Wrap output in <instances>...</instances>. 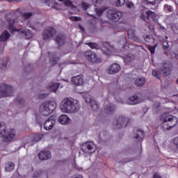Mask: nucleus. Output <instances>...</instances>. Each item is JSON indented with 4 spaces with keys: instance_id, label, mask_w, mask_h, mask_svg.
Segmentation results:
<instances>
[{
    "instance_id": "obj_1",
    "label": "nucleus",
    "mask_w": 178,
    "mask_h": 178,
    "mask_svg": "<svg viewBox=\"0 0 178 178\" xmlns=\"http://www.w3.org/2000/svg\"><path fill=\"white\" fill-rule=\"evenodd\" d=\"M60 110L63 113H74L80 111L79 101L72 98H64L60 104Z\"/></svg>"
},
{
    "instance_id": "obj_2",
    "label": "nucleus",
    "mask_w": 178,
    "mask_h": 178,
    "mask_svg": "<svg viewBox=\"0 0 178 178\" xmlns=\"http://www.w3.org/2000/svg\"><path fill=\"white\" fill-rule=\"evenodd\" d=\"M16 137V131L15 129H8L4 122H0V138H3L6 143L13 141Z\"/></svg>"
},
{
    "instance_id": "obj_3",
    "label": "nucleus",
    "mask_w": 178,
    "mask_h": 178,
    "mask_svg": "<svg viewBox=\"0 0 178 178\" xmlns=\"http://www.w3.org/2000/svg\"><path fill=\"white\" fill-rule=\"evenodd\" d=\"M55 109H56V102L54 101L46 102L40 106V113L43 116H48L51 115Z\"/></svg>"
},
{
    "instance_id": "obj_4",
    "label": "nucleus",
    "mask_w": 178,
    "mask_h": 178,
    "mask_svg": "<svg viewBox=\"0 0 178 178\" xmlns=\"http://www.w3.org/2000/svg\"><path fill=\"white\" fill-rule=\"evenodd\" d=\"M161 120L163 122V130H170V129L175 127L178 122L177 118L175 116L163 117Z\"/></svg>"
},
{
    "instance_id": "obj_5",
    "label": "nucleus",
    "mask_w": 178,
    "mask_h": 178,
    "mask_svg": "<svg viewBox=\"0 0 178 178\" xmlns=\"http://www.w3.org/2000/svg\"><path fill=\"white\" fill-rule=\"evenodd\" d=\"M13 95V88L10 85L3 83L0 86V97H12Z\"/></svg>"
},
{
    "instance_id": "obj_6",
    "label": "nucleus",
    "mask_w": 178,
    "mask_h": 178,
    "mask_svg": "<svg viewBox=\"0 0 178 178\" xmlns=\"http://www.w3.org/2000/svg\"><path fill=\"white\" fill-rule=\"evenodd\" d=\"M81 150L86 154H94L97 151V145L92 142L86 143L82 145Z\"/></svg>"
},
{
    "instance_id": "obj_7",
    "label": "nucleus",
    "mask_w": 178,
    "mask_h": 178,
    "mask_svg": "<svg viewBox=\"0 0 178 178\" xmlns=\"http://www.w3.org/2000/svg\"><path fill=\"white\" fill-rule=\"evenodd\" d=\"M106 16L112 22H118L120 17H122V12L116 11L115 10H107Z\"/></svg>"
},
{
    "instance_id": "obj_8",
    "label": "nucleus",
    "mask_w": 178,
    "mask_h": 178,
    "mask_svg": "<svg viewBox=\"0 0 178 178\" xmlns=\"http://www.w3.org/2000/svg\"><path fill=\"white\" fill-rule=\"evenodd\" d=\"M83 99L86 104L90 105L93 111H97L98 109V104L97 102L88 94L85 93L83 95Z\"/></svg>"
},
{
    "instance_id": "obj_9",
    "label": "nucleus",
    "mask_w": 178,
    "mask_h": 178,
    "mask_svg": "<svg viewBox=\"0 0 178 178\" xmlns=\"http://www.w3.org/2000/svg\"><path fill=\"white\" fill-rule=\"evenodd\" d=\"M140 17L141 19H143V20H148L149 17H151L152 20H155L157 16L156 15H155V13L149 11L147 9H145L143 13L141 14Z\"/></svg>"
},
{
    "instance_id": "obj_10",
    "label": "nucleus",
    "mask_w": 178,
    "mask_h": 178,
    "mask_svg": "<svg viewBox=\"0 0 178 178\" xmlns=\"http://www.w3.org/2000/svg\"><path fill=\"white\" fill-rule=\"evenodd\" d=\"M113 124L117 126V129H120V127L126 126V118L123 115L119 116L115 120Z\"/></svg>"
},
{
    "instance_id": "obj_11",
    "label": "nucleus",
    "mask_w": 178,
    "mask_h": 178,
    "mask_svg": "<svg viewBox=\"0 0 178 178\" xmlns=\"http://www.w3.org/2000/svg\"><path fill=\"white\" fill-rule=\"evenodd\" d=\"M86 59L89 60V62H92L95 63V62H99L98 59V56H97V54L92 51H87L86 53Z\"/></svg>"
},
{
    "instance_id": "obj_12",
    "label": "nucleus",
    "mask_w": 178,
    "mask_h": 178,
    "mask_svg": "<svg viewBox=\"0 0 178 178\" xmlns=\"http://www.w3.org/2000/svg\"><path fill=\"white\" fill-rule=\"evenodd\" d=\"M119 70H120V65L118 63H113L108 67L107 73L108 74H115Z\"/></svg>"
},
{
    "instance_id": "obj_13",
    "label": "nucleus",
    "mask_w": 178,
    "mask_h": 178,
    "mask_svg": "<svg viewBox=\"0 0 178 178\" xmlns=\"http://www.w3.org/2000/svg\"><path fill=\"white\" fill-rule=\"evenodd\" d=\"M54 126H55V117L49 118L46 120L44 124L45 130H52V129H54Z\"/></svg>"
},
{
    "instance_id": "obj_14",
    "label": "nucleus",
    "mask_w": 178,
    "mask_h": 178,
    "mask_svg": "<svg viewBox=\"0 0 178 178\" xmlns=\"http://www.w3.org/2000/svg\"><path fill=\"white\" fill-rule=\"evenodd\" d=\"M58 122H59L60 124H70V123H72V120L66 115H61L58 118Z\"/></svg>"
},
{
    "instance_id": "obj_15",
    "label": "nucleus",
    "mask_w": 178,
    "mask_h": 178,
    "mask_svg": "<svg viewBox=\"0 0 178 178\" xmlns=\"http://www.w3.org/2000/svg\"><path fill=\"white\" fill-rule=\"evenodd\" d=\"M38 156L40 161H47V159H49L52 155L51 154V152L46 150L39 153Z\"/></svg>"
},
{
    "instance_id": "obj_16",
    "label": "nucleus",
    "mask_w": 178,
    "mask_h": 178,
    "mask_svg": "<svg viewBox=\"0 0 178 178\" xmlns=\"http://www.w3.org/2000/svg\"><path fill=\"white\" fill-rule=\"evenodd\" d=\"M55 34V29L54 28H49L46 29L43 33V38L44 40H48V38H51L52 35Z\"/></svg>"
},
{
    "instance_id": "obj_17",
    "label": "nucleus",
    "mask_w": 178,
    "mask_h": 178,
    "mask_svg": "<svg viewBox=\"0 0 178 178\" xmlns=\"http://www.w3.org/2000/svg\"><path fill=\"white\" fill-rule=\"evenodd\" d=\"M72 82L74 86H83L84 84V80L82 75L74 76L72 79Z\"/></svg>"
},
{
    "instance_id": "obj_18",
    "label": "nucleus",
    "mask_w": 178,
    "mask_h": 178,
    "mask_svg": "<svg viewBox=\"0 0 178 178\" xmlns=\"http://www.w3.org/2000/svg\"><path fill=\"white\" fill-rule=\"evenodd\" d=\"M140 102H141V99H140L137 95H134L129 97L127 101V104H129V105H136L137 104H140Z\"/></svg>"
},
{
    "instance_id": "obj_19",
    "label": "nucleus",
    "mask_w": 178,
    "mask_h": 178,
    "mask_svg": "<svg viewBox=\"0 0 178 178\" xmlns=\"http://www.w3.org/2000/svg\"><path fill=\"white\" fill-rule=\"evenodd\" d=\"M112 47L109 45V43H104V46L102 47V51L104 54L107 55V56H109L112 54Z\"/></svg>"
},
{
    "instance_id": "obj_20",
    "label": "nucleus",
    "mask_w": 178,
    "mask_h": 178,
    "mask_svg": "<svg viewBox=\"0 0 178 178\" xmlns=\"http://www.w3.org/2000/svg\"><path fill=\"white\" fill-rule=\"evenodd\" d=\"M18 31L19 34H22V37H25L26 40H29V38L33 37V33H31L29 29H20Z\"/></svg>"
},
{
    "instance_id": "obj_21",
    "label": "nucleus",
    "mask_w": 178,
    "mask_h": 178,
    "mask_svg": "<svg viewBox=\"0 0 178 178\" xmlns=\"http://www.w3.org/2000/svg\"><path fill=\"white\" fill-rule=\"evenodd\" d=\"M59 2H64V5L68 8H71L75 13L77 12V7L73 5V2L70 0H58Z\"/></svg>"
},
{
    "instance_id": "obj_22",
    "label": "nucleus",
    "mask_w": 178,
    "mask_h": 178,
    "mask_svg": "<svg viewBox=\"0 0 178 178\" xmlns=\"http://www.w3.org/2000/svg\"><path fill=\"white\" fill-rule=\"evenodd\" d=\"M47 90L49 91H51L52 92H56L58 88H59V83H49L47 86Z\"/></svg>"
},
{
    "instance_id": "obj_23",
    "label": "nucleus",
    "mask_w": 178,
    "mask_h": 178,
    "mask_svg": "<svg viewBox=\"0 0 178 178\" xmlns=\"http://www.w3.org/2000/svg\"><path fill=\"white\" fill-rule=\"evenodd\" d=\"M126 3V0H110V3L113 6H123Z\"/></svg>"
},
{
    "instance_id": "obj_24",
    "label": "nucleus",
    "mask_w": 178,
    "mask_h": 178,
    "mask_svg": "<svg viewBox=\"0 0 178 178\" xmlns=\"http://www.w3.org/2000/svg\"><path fill=\"white\" fill-rule=\"evenodd\" d=\"M160 73L163 76H169L172 73V68L170 67H163L160 70Z\"/></svg>"
},
{
    "instance_id": "obj_25",
    "label": "nucleus",
    "mask_w": 178,
    "mask_h": 178,
    "mask_svg": "<svg viewBox=\"0 0 178 178\" xmlns=\"http://www.w3.org/2000/svg\"><path fill=\"white\" fill-rule=\"evenodd\" d=\"M135 84L138 87H141L142 86H144V84H145V78L140 77L136 79L135 81Z\"/></svg>"
},
{
    "instance_id": "obj_26",
    "label": "nucleus",
    "mask_w": 178,
    "mask_h": 178,
    "mask_svg": "<svg viewBox=\"0 0 178 178\" xmlns=\"http://www.w3.org/2000/svg\"><path fill=\"white\" fill-rule=\"evenodd\" d=\"M105 111L106 113H111V112H113V111H115V106L112 104H108L105 107Z\"/></svg>"
},
{
    "instance_id": "obj_27",
    "label": "nucleus",
    "mask_w": 178,
    "mask_h": 178,
    "mask_svg": "<svg viewBox=\"0 0 178 178\" xmlns=\"http://www.w3.org/2000/svg\"><path fill=\"white\" fill-rule=\"evenodd\" d=\"M15 169V164L13 163H8L6 164L5 170L6 172H12Z\"/></svg>"
},
{
    "instance_id": "obj_28",
    "label": "nucleus",
    "mask_w": 178,
    "mask_h": 178,
    "mask_svg": "<svg viewBox=\"0 0 178 178\" xmlns=\"http://www.w3.org/2000/svg\"><path fill=\"white\" fill-rule=\"evenodd\" d=\"M9 37H10L9 32L5 31L4 32H3V33L0 36V41H6V40H8Z\"/></svg>"
},
{
    "instance_id": "obj_29",
    "label": "nucleus",
    "mask_w": 178,
    "mask_h": 178,
    "mask_svg": "<svg viewBox=\"0 0 178 178\" xmlns=\"http://www.w3.org/2000/svg\"><path fill=\"white\" fill-rule=\"evenodd\" d=\"M106 10V7L103 6L102 8H98L95 9V13L96 15L97 16H101V15H102L104 13V12H105V10Z\"/></svg>"
},
{
    "instance_id": "obj_30",
    "label": "nucleus",
    "mask_w": 178,
    "mask_h": 178,
    "mask_svg": "<svg viewBox=\"0 0 178 178\" xmlns=\"http://www.w3.org/2000/svg\"><path fill=\"white\" fill-rule=\"evenodd\" d=\"M47 3L51 8H54V9L58 8V3L55 0H48Z\"/></svg>"
},
{
    "instance_id": "obj_31",
    "label": "nucleus",
    "mask_w": 178,
    "mask_h": 178,
    "mask_svg": "<svg viewBox=\"0 0 178 178\" xmlns=\"http://www.w3.org/2000/svg\"><path fill=\"white\" fill-rule=\"evenodd\" d=\"M79 6L83 10H86V9H89V8L91 6V5L88 4V3H87L86 1H82L81 3V4L79 5Z\"/></svg>"
},
{
    "instance_id": "obj_32",
    "label": "nucleus",
    "mask_w": 178,
    "mask_h": 178,
    "mask_svg": "<svg viewBox=\"0 0 178 178\" xmlns=\"http://www.w3.org/2000/svg\"><path fill=\"white\" fill-rule=\"evenodd\" d=\"M42 137H44V136H42V134H35V136H33V140L34 143H38V141H40V140H41V138H42Z\"/></svg>"
},
{
    "instance_id": "obj_33",
    "label": "nucleus",
    "mask_w": 178,
    "mask_h": 178,
    "mask_svg": "<svg viewBox=\"0 0 178 178\" xmlns=\"http://www.w3.org/2000/svg\"><path fill=\"white\" fill-rule=\"evenodd\" d=\"M56 42L58 44V45H62L64 42L63 37L62 36H58L56 38Z\"/></svg>"
},
{
    "instance_id": "obj_34",
    "label": "nucleus",
    "mask_w": 178,
    "mask_h": 178,
    "mask_svg": "<svg viewBox=\"0 0 178 178\" xmlns=\"http://www.w3.org/2000/svg\"><path fill=\"white\" fill-rule=\"evenodd\" d=\"M143 137H144V131L140 130L138 131V135L136 136V139L140 141V140H141V138H143Z\"/></svg>"
},
{
    "instance_id": "obj_35",
    "label": "nucleus",
    "mask_w": 178,
    "mask_h": 178,
    "mask_svg": "<svg viewBox=\"0 0 178 178\" xmlns=\"http://www.w3.org/2000/svg\"><path fill=\"white\" fill-rule=\"evenodd\" d=\"M13 23H15V21L13 20L10 21L9 29H10V31H11L12 33H13L14 31H16V29L13 27Z\"/></svg>"
},
{
    "instance_id": "obj_36",
    "label": "nucleus",
    "mask_w": 178,
    "mask_h": 178,
    "mask_svg": "<svg viewBox=\"0 0 178 178\" xmlns=\"http://www.w3.org/2000/svg\"><path fill=\"white\" fill-rule=\"evenodd\" d=\"M164 10L166 13H169V12H172V6H170L169 5H165Z\"/></svg>"
},
{
    "instance_id": "obj_37",
    "label": "nucleus",
    "mask_w": 178,
    "mask_h": 178,
    "mask_svg": "<svg viewBox=\"0 0 178 178\" xmlns=\"http://www.w3.org/2000/svg\"><path fill=\"white\" fill-rule=\"evenodd\" d=\"M35 177H38V176H40L41 178H48V175H47L46 173H43L40 172L38 173H37V175H35Z\"/></svg>"
},
{
    "instance_id": "obj_38",
    "label": "nucleus",
    "mask_w": 178,
    "mask_h": 178,
    "mask_svg": "<svg viewBox=\"0 0 178 178\" xmlns=\"http://www.w3.org/2000/svg\"><path fill=\"white\" fill-rule=\"evenodd\" d=\"M94 5H101L104 2V0H92Z\"/></svg>"
},
{
    "instance_id": "obj_39",
    "label": "nucleus",
    "mask_w": 178,
    "mask_h": 178,
    "mask_svg": "<svg viewBox=\"0 0 178 178\" xmlns=\"http://www.w3.org/2000/svg\"><path fill=\"white\" fill-rule=\"evenodd\" d=\"M127 6L129 9H131V8H134V4H133V3L129 1V2L127 3Z\"/></svg>"
},
{
    "instance_id": "obj_40",
    "label": "nucleus",
    "mask_w": 178,
    "mask_h": 178,
    "mask_svg": "<svg viewBox=\"0 0 178 178\" xmlns=\"http://www.w3.org/2000/svg\"><path fill=\"white\" fill-rule=\"evenodd\" d=\"M163 47L164 49H168V48H169V43L167 41L163 42Z\"/></svg>"
},
{
    "instance_id": "obj_41",
    "label": "nucleus",
    "mask_w": 178,
    "mask_h": 178,
    "mask_svg": "<svg viewBox=\"0 0 178 178\" xmlns=\"http://www.w3.org/2000/svg\"><path fill=\"white\" fill-rule=\"evenodd\" d=\"M124 60L125 63H129V62H130L131 60H133V59L131 58V57L128 56V57H126L125 58H124Z\"/></svg>"
},
{
    "instance_id": "obj_42",
    "label": "nucleus",
    "mask_w": 178,
    "mask_h": 178,
    "mask_svg": "<svg viewBox=\"0 0 178 178\" xmlns=\"http://www.w3.org/2000/svg\"><path fill=\"white\" fill-rule=\"evenodd\" d=\"M152 74L154 77H157V79H159V74L156 72V70L152 71Z\"/></svg>"
},
{
    "instance_id": "obj_43",
    "label": "nucleus",
    "mask_w": 178,
    "mask_h": 178,
    "mask_svg": "<svg viewBox=\"0 0 178 178\" xmlns=\"http://www.w3.org/2000/svg\"><path fill=\"white\" fill-rule=\"evenodd\" d=\"M88 45L92 49H94L95 48H97V44L95 43H89Z\"/></svg>"
},
{
    "instance_id": "obj_44",
    "label": "nucleus",
    "mask_w": 178,
    "mask_h": 178,
    "mask_svg": "<svg viewBox=\"0 0 178 178\" xmlns=\"http://www.w3.org/2000/svg\"><path fill=\"white\" fill-rule=\"evenodd\" d=\"M149 50L150 51L151 54L155 53V47L149 46Z\"/></svg>"
},
{
    "instance_id": "obj_45",
    "label": "nucleus",
    "mask_w": 178,
    "mask_h": 178,
    "mask_svg": "<svg viewBox=\"0 0 178 178\" xmlns=\"http://www.w3.org/2000/svg\"><path fill=\"white\" fill-rule=\"evenodd\" d=\"M172 30L174 31V33H175L176 34H177V33H178V29L176 28V26H175V25H173V26H172Z\"/></svg>"
},
{
    "instance_id": "obj_46",
    "label": "nucleus",
    "mask_w": 178,
    "mask_h": 178,
    "mask_svg": "<svg viewBox=\"0 0 178 178\" xmlns=\"http://www.w3.org/2000/svg\"><path fill=\"white\" fill-rule=\"evenodd\" d=\"M24 16L25 19H29V17H30V16H31V13H25L24 15Z\"/></svg>"
},
{
    "instance_id": "obj_47",
    "label": "nucleus",
    "mask_w": 178,
    "mask_h": 178,
    "mask_svg": "<svg viewBox=\"0 0 178 178\" xmlns=\"http://www.w3.org/2000/svg\"><path fill=\"white\" fill-rule=\"evenodd\" d=\"M152 37L151 35H147L145 38V41H147V42H149V40H151Z\"/></svg>"
},
{
    "instance_id": "obj_48",
    "label": "nucleus",
    "mask_w": 178,
    "mask_h": 178,
    "mask_svg": "<svg viewBox=\"0 0 178 178\" xmlns=\"http://www.w3.org/2000/svg\"><path fill=\"white\" fill-rule=\"evenodd\" d=\"M72 178H83V176L80 175H76L73 176Z\"/></svg>"
},
{
    "instance_id": "obj_49",
    "label": "nucleus",
    "mask_w": 178,
    "mask_h": 178,
    "mask_svg": "<svg viewBox=\"0 0 178 178\" xmlns=\"http://www.w3.org/2000/svg\"><path fill=\"white\" fill-rule=\"evenodd\" d=\"M154 178H161V175H159V174L156 173L154 174Z\"/></svg>"
},
{
    "instance_id": "obj_50",
    "label": "nucleus",
    "mask_w": 178,
    "mask_h": 178,
    "mask_svg": "<svg viewBox=\"0 0 178 178\" xmlns=\"http://www.w3.org/2000/svg\"><path fill=\"white\" fill-rule=\"evenodd\" d=\"M73 19H74V20H75V22H77L79 20V19H80V18L77 17H74Z\"/></svg>"
},
{
    "instance_id": "obj_51",
    "label": "nucleus",
    "mask_w": 178,
    "mask_h": 178,
    "mask_svg": "<svg viewBox=\"0 0 178 178\" xmlns=\"http://www.w3.org/2000/svg\"><path fill=\"white\" fill-rule=\"evenodd\" d=\"M7 1H9L10 2L12 1V0H7Z\"/></svg>"
},
{
    "instance_id": "obj_52",
    "label": "nucleus",
    "mask_w": 178,
    "mask_h": 178,
    "mask_svg": "<svg viewBox=\"0 0 178 178\" xmlns=\"http://www.w3.org/2000/svg\"><path fill=\"white\" fill-rule=\"evenodd\" d=\"M161 1H162V0H159V2H161Z\"/></svg>"
},
{
    "instance_id": "obj_53",
    "label": "nucleus",
    "mask_w": 178,
    "mask_h": 178,
    "mask_svg": "<svg viewBox=\"0 0 178 178\" xmlns=\"http://www.w3.org/2000/svg\"><path fill=\"white\" fill-rule=\"evenodd\" d=\"M152 5H154V2H152Z\"/></svg>"
},
{
    "instance_id": "obj_54",
    "label": "nucleus",
    "mask_w": 178,
    "mask_h": 178,
    "mask_svg": "<svg viewBox=\"0 0 178 178\" xmlns=\"http://www.w3.org/2000/svg\"><path fill=\"white\" fill-rule=\"evenodd\" d=\"M25 147H27V144L25 145Z\"/></svg>"
}]
</instances>
